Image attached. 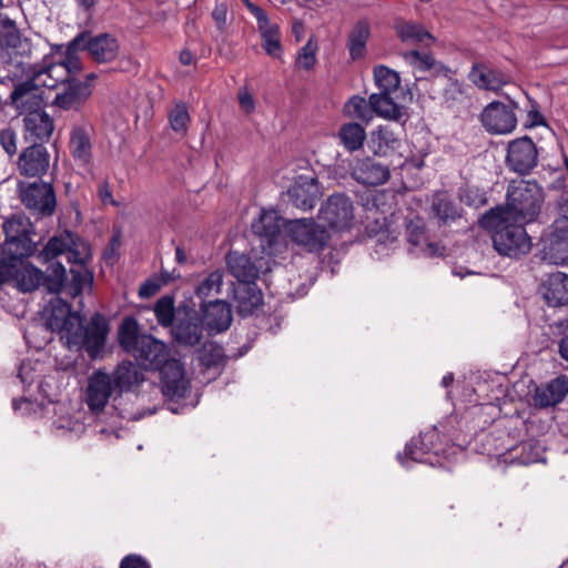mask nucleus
I'll use <instances>...</instances> for the list:
<instances>
[{
	"label": "nucleus",
	"instance_id": "1",
	"mask_svg": "<svg viewBox=\"0 0 568 568\" xmlns=\"http://www.w3.org/2000/svg\"><path fill=\"white\" fill-rule=\"evenodd\" d=\"M480 225L493 232L494 247L501 255L519 257L531 250V239L524 223L489 210L480 219Z\"/></svg>",
	"mask_w": 568,
	"mask_h": 568
},
{
	"label": "nucleus",
	"instance_id": "2",
	"mask_svg": "<svg viewBox=\"0 0 568 568\" xmlns=\"http://www.w3.org/2000/svg\"><path fill=\"white\" fill-rule=\"evenodd\" d=\"M12 267V282L22 293H31L44 287L48 293L59 294L65 278V268L60 262L51 263L47 274L29 262L23 261L27 255H10Z\"/></svg>",
	"mask_w": 568,
	"mask_h": 568
},
{
	"label": "nucleus",
	"instance_id": "3",
	"mask_svg": "<svg viewBox=\"0 0 568 568\" xmlns=\"http://www.w3.org/2000/svg\"><path fill=\"white\" fill-rule=\"evenodd\" d=\"M544 201V191L537 182L520 181L509 185L505 206L490 210L513 219L514 222L528 224L537 220Z\"/></svg>",
	"mask_w": 568,
	"mask_h": 568
},
{
	"label": "nucleus",
	"instance_id": "4",
	"mask_svg": "<svg viewBox=\"0 0 568 568\" xmlns=\"http://www.w3.org/2000/svg\"><path fill=\"white\" fill-rule=\"evenodd\" d=\"M85 38L87 32L79 33L68 43L63 54H47L40 63L34 64V77H45L43 87L55 88L60 81L72 80L71 75L82 70L78 52L83 50Z\"/></svg>",
	"mask_w": 568,
	"mask_h": 568
},
{
	"label": "nucleus",
	"instance_id": "5",
	"mask_svg": "<svg viewBox=\"0 0 568 568\" xmlns=\"http://www.w3.org/2000/svg\"><path fill=\"white\" fill-rule=\"evenodd\" d=\"M109 333L108 318L97 312L85 325H83L82 318L80 320L79 326L72 331L65 345L70 349H84L90 358L95 359L102 357Z\"/></svg>",
	"mask_w": 568,
	"mask_h": 568
},
{
	"label": "nucleus",
	"instance_id": "6",
	"mask_svg": "<svg viewBox=\"0 0 568 568\" xmlns=\"http://www.w3.org/2000/svg\"><path fill=\"white\" fill-rule=\"evenodd\" d=\"M49 315L45 324L32 325L26 333L24 339L28 344L31 343V336L40 333L52 334L58 332L61 339L67 344L68 337L72 331L80 324L81 316L78 312H73L69 303L61 297L55 296L50 301Z\"/></svg>",
	"mask_w": 568,
	"mask_h": 568
},
{
	"label": "nucleus",
	"instance_id": "7",
	"mask_svg": "<svg viewBox=\"0 0 568 568\" xmlns=\"http://www.w3.org/2000/svg\"><path fill=\"white\" fill-rule=\"evenodd\" d=\"M446 449L439 439V433L434 426L419 434L417 438H412L406 444L404 453H397L398 463L408 468V460L424 463L430 466L442 465L440 455H445Z\"/></svg>",
	"mask_w": 568,
	"mask_h": 568
},
{
	"label": "nucleus",
	"instance_id": "8",
	"mask_svg": "<svg viewBox=\"0 0 568 568\" xmlns=\"http://www.w3.org/2000/svg\"><path fill=\"white\" fill-rule=\"evenodd\" d=\"M318 219L333 231L349 230L354 221V205L344 193L332 194L321 206Z\"/></svg>",
	"mask_w": 568,
	"mask_h": 568
},
{
	"label": "nucleus",
	"instance_id": "9",
	"mask_svg": "<svg viewBox=\"0 0 568 568\" xmlns=\"http://www.w3.org/2000/svg\"><path fill=\"white\" fill-rule=\"evenodd\" d=\"M272 255L252 257L250 255L231 251L226 255V265L230 273L243 284L255 283L260 274L272 270Z\"/></svg>",
	"mask_w": 568,
	"mask_h": 568
},
{
	"label": "nucleus",
	"instance_id": "10",
	"mask_svg": "<svg viewBox=\"0 0 568 568\" xmlns=\"http://www.w3.org/2000/svg\"><path fill=\"white\" fill-rule=\"evenodd\" d=\"M286 230L293 242L305 247L308 252H317L324 248L328 241V233L324 226L313 219H300L290 221Z\"/></svg>",
	"mask_w": 568,
	"mask_h": 568
},
{
	"label": "nucleus",
	"instance_id": "11",
	"mask_svg": "<svg viewBox=\"0 0 568 568\" xmlns=\"http://www.w3.org/2000/svg\"><path fill=\"white\" fill-rule=\"evenodd\" d=\"M29 226V221L20 215H14L3 222L6 242L2 245V252L4 255H31L33 253Z\"/></svg>",
	"mask_w": 568,
	"mask_h": 568
},
{
	"label": "nucleus",
	"instance_id": "12",
	"mask_svg": "<svg viewBox=\"0 0 568 568\" xmlns=\"http://www.w3.org/2000/svg\"><path fill=\"white\" fill-rule=\"evenodd\" d=\"M45 77L36 78L34 67L32 68V78L14 84L9 97V104L20 114H29L42 109L43 97L40 85Z\"/></svg>",
	"mask_w": 568,
	"mask_h": 568
},
{
	"label": "nucleus",
	"instance_id": "13",
	"mask_svg": "<svg viewBox=\"0 0 568 568\" xmlns=\"http://www.w3.org/2000/svg\"><path fill=\"white\" fill-rule=\"evenodd\" d=\"M113 395L120 396L111 375L103 369L94 371L89 376L85 388V404L89 410L95 415L101 414Z\"/></svg>",
	"mask_w": 568,
	"mask_h": 568
},
{
	"label": "nucleus",
	"instance_id": "14",
	"mask_svg": "<svg viewBox=\"0 0 568 568\" xmlns=\"http://www.w3.org/2000/svg\"><path fill=\"white\" fill-rule=\"evenodd\" d=\"M540 253L541 258L549 264L568 263V223L561 217L551 224L549 233L542 239Z\"/></svg>",
	"mask_w": 568,
	"mask_h": 568
},
{
	"label": "nucleus",
	"instance_id": "15",
	"mask_svg": "<svg viewBox=\"0 0 568 568\" xmlns=\"http://www.w3.org/2000/svg\"><path fill=\"white\" fill-rule=\"evenodd\" d=\"M159 372L162 394L169 400H179L190 390L191 382L179 359H170Z\"/></svg>",
	"mask_w": 568,
	"mask_h": 568
},
{
	"label": "nucleus",
	"instance_id": "16",
	"mask_svg": "<svg viewBox=\"0 0 568 568\" xmlns=\"http://www.w3.org/2000/svg\"><path fill=\"white\" fill-rule=\"evenodd\" d=\"M480 122L491 134H508L517 126L515 106L499 101L487 104L480 113Z\"/></svg>",
	"mask_w": 568,
	"mask_h": 568
},
{
	"label": "nucleus",
	"instance_id": "17",
	"mask_svg": "<svg viewBox=\"0 0 568 568\" xmlns=\"http://www.w3.org/2000/svg\"><path fill=\"white\" fill-rule=\"evenodd\" d=\"M204 322L200 314L192 308L184 311L183 315L179 312V316L171 328L173 341L180 346H195L204 337Z\"/></svg>",
	"mask_w": 568,
	"mask_h": 568
},
{
	"label": "nucleus",
	"instance_id": "18",
	"mask_svg": "<svg viewBox=\"0 0 568 568\" xmlns=\"http://www.w3.org/2000/svg\"><path fill=\"white\" fill-rule=\"evenodd\" d=\"M283 219L275 210H263L253 223L252 230L261 240L263 253L273 255L276 253L275 246L282 239Z\"/></svg>",
	"mask_w": 568,
	"mask_h": 568
},
{
	"label": "nucleus",
	"instance_id": "19",
	"mask_svg": "<svg viewBox=\"0 0 568 568\" xmlns=\"http://www.w3.org/2000/svg\"><path fill=\"white\" fill-rule=\"evenodd\" d=\"M506 161L514 172L528 174L538 163V152L532 140L524 136L511 141L508 144Z\"/></svg>",
	"mask_w": 568,
	"mask_h": 568
},
{
	"label": "nucleus",
	"instance_id": "20",
	"mask_svg": "<svg viewBox=\"0 0 568 568\" xmlns=\"http://www.w3.org/2000/svg\"><path fill=\"white\" fill-rule=\"evenodd\" d=\"M22 203L33 212L48 216L54 212L55 194L52 185L44 182H33L20 192Z\"/></svg>",
	"mask_w": 568,
	"mask_h": 568
},
{
	"label": "nucleus",
	"instance_id": "21",
	"mask_svg": "<svg viewBox=\"0 0 568 568\" xmlns=\"http://www.w3.org/2000/svg\"><path fill=\"white\" fill-rule=\"evenodd\" d=\"M64 84L52 100V105L63 111L80 110L93 93V87L81 80L72 79L60 81Z\"/></svg>",
	"mask_w": 568,
	"mask_h": 568
},
{
	"label": "nucleus",
	"instance_id": "22",
	"mask_svg": "<svg viewBox=\"0 0 568 568\" xmlns=\"http://www.w3.org/2000/svg\"><path fill=\"white\" fill-rule=\"evenodd\" d=\"M139 365L145 369L159 371L169 362L166 345L151 335L143 334L140 346L132 353Z\"/></svg>",
	"mask_w": 568,
	"mask_h": 568
},
{
	"label": "nucleus",
	"instance_id": "23",
	"mask_svg": "<svg viewBox=\"0 0 568 568\" xmlns=\"http://www.w3.org/2000/svg\"><path fill=\"white\" fill-rule=\"evenodd\" d=\"M200 310L203 313V322L210 335L226 331L232 323V310L227 302L214 300L202 302Z\"/></svg>",
	"mask_w": 568,
	"mask_h": 568
},
{
	"label": "nucleus",
	"instance_id": "24",
	"mask_svg": "<svg viewBox=\"0 0 568 568\" xmlns=\"http://www.w3.org/2000/svg\"><path fill=\"white\" fill-rule=\"evenodd\" d=\"M83 50H87L94 61L105 63L116 59L120 43L116 37L110 33L97 36L87 33V38L83 40Z\"/></svg>",
	"mask_w": 568,
	"mask_h": 568
},
{
	"label": "nucleus",
	"instance_id": "25",
	"mask_svg": "<svg viewBox=\"0 0 568 568\" xmlns=\"http://www.w3.org/2000/svg\"><path fill=\"white\" fill-rule=\"evenodd\" d=\"M50 164V155L41 143H34L24 149L19 156V171L26 176H40L44 174Z\"/></svg>",
	"mask_w": 568,
	"mask_h": 568
},
{
	"label": "nucleus",
	"instance_id": "26",
	"mask_svg": "<svg viewBox=\"0 0 568 568\" xmlns=\"http://www.w3.org/2000/svg\"><path fill=\"white\" fill-rule=\"evenodd\" d=\"M368 148L377 156L402 154L403 141L390 125H378L369 134Z\"/></svg>",
	"mask_w": 568,
	"mask_h": 568
},
{
	"label": "nucleus",
	"instance_id": "27",
	"mask_svg": "<svg viewBox=\"0 0 568 568\" xmlns=\"http://www.w3.org/2000/svg\"><path fill=\"white\" fill-rule=\"evenodd\" d=\"M351 174L354 180L365 185H381L386 183L390 178L388 166L371 158L357 160Z\"/></svg>",
	"mask_w": 568,
	"mask_h": 568
},
{
	"label": "nucleus",
	"instance_id": "28",
	"mask_svg": "<svg viewBox=\"0 0 568 568\" xmlns=\"http://www.w3.org/2000/svg\"><path fill=\"white\" fill-rule=\"evenodd\" d=\"M23 123L26 139L33 144L47 142L54 129L53 119L42 109L29 112L24 116Z\"/></svg>",
	"mask_w": 568,
	"mask_h": 568
},
{
	"label": "nucleus",
	"instance_id": "29",
	"mask_svg": "<svg viewBox=\"0 0 568 568\" xmlns=\"http://www.w3.org/2000/svg\"><path fill=\"white\" fill-rule=\"evenodd\" d=\"M468 78L477 88L488 91H498L510 81L508 74L484 63H474Z\"/></svg>",
	"mask_w": 568,
	"mask_h": 568
},
{
	"label": "nucleus",
	"instance_id": "30",
	"mask_svg": "<svg viewBox=\"0 0 568 568\" xmlns=\"http://www.w3.org/2000/svg\"><path fill=\"white\" fill-rule=\"evenodd\" d=\"M567 395L568 377L566 375H560L537 387L534 402L537 407L547 408L561 403Z\"/></svg>",
	"mask_w": 568,
	"mask_h": 568
},
{
	"label": "nucleus",
	"instance_id": "31",
	"mask_svg": "<svg viewBox=\"0 0 568 568\" xmlns=\"http://www.w3.org/2000/svg\"><path fill=\"white\" fill-rule=\"evenodd\" d=\"M290 202L303 210H312L317 200V185L313 178L300 176L298 180L287 190Z\"/></svg>",
	"mask_w": 568,
	"mask_h": 568
},
{
	"label": "nucleus",
	"instance_id": "32",
	"mask_svg": "<svg viewBox=\"0 0 568 568\" xmlns=\"http://www.w3.org/2000/svg\"><path fill=\"white\" fill-rule=\"evenodd\" d=\"M92 128L90 125H75L70 132V151L79 165L87 166L91 162Z\"/></svg>",
	"mask_w": 568,
	"mask_h": 568
},
{
	"label": "nucleus",
	"instance_id": "33",
	"mask_svg": "<svg viewBox=\"0 0 568 568\" xmlns=\"http://www.w3.org/2000/svg\"><path fill=\"white\" fill-rule=\"evenodd\" d=\"M111 375L112 383L119 395L124 392H131L144 381L143 373L131 361H123L113 369Z\"/></svg>",
	"mask_w": 568,
	"mask_h": 568
},
{
	"label": "nucleus",
	"instance_id": "34",
	"mask_svg": "<svg viewBox=\"0 0 568 568\" xmlns=\"http://www.w3.org/2000/svg\"><path fill=\"white\" fill-rule=\"evenodd\" d=\"M406 235L408 243L413 247V253H420L426 256L437 255L438 247L435 243L428 241L425 232V223L420 217L409 220L406 224Z\"/></svg>",
	"mask_w": 568,
	"mask_h": 568
},
{
	"label": "nucleus",
	"instance_id": "35",
	"mask_svg": "<svg viewBox=\"0 0 568 568\" xmlns=\"http://www.w3.org/2000/svg\"><path fill=\"white\" fill-rule=\"evenodd\" d=\"M369 105L378 116L393 120L406 121L407 113L403 105L397 104L392 93H373L369 95Z\"/></svg>",
	"mask_w": 568,
	"mask_h": 568
},
{
	"label": "nucleus",
	"instance_id": "36",
	"mask_svg": "<svg viewBox=\"0 0 568 568\" xmlns=\"http://www.w3.org/2000/svg\"><path fill=\"white\" fill-rule=\"evenodd\" d=\"M542 295L549 306L568 305V275L561 272L551 274L544 284Z\"/></svg>",
	"mask_w": 568,
	"mask_h": 568
},
{
	"label": "nucleus",
	"instance_id": "37",
	"mask_svg": "<svg viewBox=\"0 0 568 568\" xmlns=\"http://www.w3.org/2000/svg\"><path fill=\"white\" fill-rule=\"evenodd\" d=\"M236 310L241 316L252 315L262 304L263 296L254 283L242 284L235 288Z\"/></svg>",
	"mask_w": 568,
	"mask_h": 568
},
{
	"label": "nucleus",
	"instance_id": "38",
	"mask_svg": "<svg viewBox=\"0 0 568 568\" xmlns=\"http://www.w3.org/2000/svg\"><path fill=\"white\" fill-rule=\"evenodd\" d=\"M196 358L202 372L214 369V374H219L225 363L222 346L214 342L203 343L196 352Z\"/></svg>",
	"mask_w": 568,
	"mask_h": 568
},
{
	"label": "nucleus",
	"instance_id": "39",
	"mask_svg": "<svg viewBox=\"0 0 568 568\" xmlns=\"http://www.w3.org/2000/svg\"><path fill=\"white\" fill-rule=\"evenodd\" d=\"M403 58L413 68L417 81L425 79L426 72H438L443 68L428 52L409 50L403 53Z\"/></svg>",
	"mask_w": 568,
	"mask_h": 568
},
{
	"label": "nucleus",
	"instance_id": "40",
	"mask_svg": "<svg viewBox=\"0 0 568 568\" xmlns=\"http://www.w3.org/2000/svg\"><path fill=\"white\" fill-rule=\"evenodd\" d=\"M339 143L348 152H356L364 146L366 140L365 128L357 122H347L341 125L337 132Z\"/></svg>",
	"mask_w": 568,
	"mask_h": 568
},
{
	"label": "nucleus",
	"instance_id": "41",
	"mask_svg": "<svg viewBox=\"0 0 568 568\" xmlns=\"http://www.w3.org/2000/svg\"><path fill=\"white\" fill-rule=\"evenodd\" d=\"M369 34V26L365 21H358L351 30L347 39V49L353 61L365 57Z\"/></svg>",
	"mask_w": 568,
	"mask_h": 568
},
{
	"label": "nucleus",
	"instance_id": "42",
	"mask_svg": "<svg viewBox=\"0 0 568 568\" xmlns=\"http://www.w3.org/2000/svg\"><path fill=\"white\" fill-rule=\"evenodd\" d=\"M138 321L128 316L124 317L118 331V341L123 351L131 354L140 346L142 335L139 334Z\"/></svg>",
	"mask_w": 568,
	"mask_h": 568
},
{
	"label": "nucleus",
	"instance_id": "43",
	"mask_svg": "<svg viewBox=\"0 0 568 568\" xmlns=\"http://www.w3.org/2000/svg\"><path fill=\"white\" fill-rule=\"evenodd\" d=\"M21 44V33L16 22L4 14H0V51L11 55Z\"/></svg>",
	"mask_w": 568,
	"mask_h": 568
},
{
	"label": "nucleus",
	"instance_id": "44",
	"mask_svg": "<svg viewBox=\"0 0 568 568\" xmlns=\"http://www.w3.org/2000/svg\"><path fill=\"white\" fill-rule=\"evenodd\" d=\"M74 245V234L64 231L63 233L51 237L44 247L40 251L38 257L42 262H50L58 255L65 253L68 247Z\"/></svg>",
	"mask_w": 568,
	"mask_h": 568
},
{
	"label": "nucleus",
	"instance_id": "45",
	"mask_svg": "<svg viewBox=\"0 0 568 568\" xmlns=\"http://www.w3.org/2000/svg\"><path fill=\"white\" fill-rule=\"evenodd\" d=\"M51 407L52 410L57 413V407H60V405L54 404L50 399L44 404L43 402H38L37 399L33 400L28 397H22L20 400H12L13 410L22 416L37 415L39 417H44L45 414L51 410Z\"/></svg>",
	"mask_w": 568,
	"mask_h": 568
},
{
	"label": "nucleus",
	"instance_id": "46",
	"mask_svg": "<svg viewBox=\"0 0 568 568\" xmlns=\"http://www.w3.org/2000/svg\"><path fill=\"white\" fill-rule=\"evenodd\" d=\"M71 281L63 282V290L69 296L77 297L82 294L85 286H91L93 283V274L87 267L71 268ZM67 281V277L64 278Z\"/></svg>",
	"mask_w": 568,
	"mask_h": 568
},
{
	"label": "nucleus",
	"instance_id": "47",
	"mask_svg": "<svg viewBox=\"0 0 568 568\" xmlns=\"http://www.w3.org/2000/svg\"><path fill=\"white\" fill-rule=\"evenodd\" d=\"M223 276L224 273L221 270L209 273L195 287V295L201 298L202 302H206V298L219 295L223 285Z\"/></svg>",
	"mask_w": 568,
	"mask_h": 568
},
{
	"label": "nucleus",
	"instance_id": "48",
	"mask_svg": "<svg viewBox=\"0 0 568 568\" xmlns=\"http://www.w3.org/2000/svg\"><path fill=\"white\" fill-rule=\"evenodd\" d=\"M432 210L442 223L456 221L462 216L458 207L448 199L445 193L434 195Z\"/></svg>",
	"mask_w": 568,
	"mask_h": 568
},
{
	"label": "nucleus",
	"instance_id": "49",
	"mask_svg": "<svg viewBox=\"0 0 568 568\" xmlns=\"http://www.w3.org/2000/svg\"><path fill=\"white\" fill-rule=\"evenodd\" d=\"M513 452L515 453L513 460L519 465H530L542 460L541 446L538 442L532 439L521 442Z\"/></svg>",
	"mask_w": 568,
	"mask_h": 568
},
{
	"label": "nucleus",
	"instance_id": "50",
	"mask_svg": "<svg viewBox=\"0 0 568 568\" xmlns=\"http://www.w3.org/2000/svg\"><path fill=\"white\" fill-rule=\"evenodd\" d=\"M374 79L379 89V93H393L397 91L400 82L398 73L385 65L374 68Z\"/></svg>",
	"mask_w": 568,
	"mask_h": 568
},
{
	"label": "nucleus",
	"instance_id": "51",
	"mask_svg": "<svg viewBox=\"0 0 568 568\" xmlns=\"http://www.w3.org/2000/svg\"><path fill=\"white\" fill-rule=\"evenodd\" d=\"M396 30L403 42L428 44L433 41V37L418 24L404 22L397 24Z\"/></svg>",
	"mask_w": 568,
	"mask_h": 568
},
{
	"label": "nucleus",
	"instance_id": "52",
	"mask_svg": "<svg viewBox=\"0 0 568 568\" xmlns=\"http://www.w3.org/2000/svg\"><path fill=\"white\" fill-rule=\"evenodd\" d=\"M154 314L158 323L162 327H171L174 325V297L164 295L160 297L154 305Z\"/></svg>",
	"mask_w": 568,
	"mask_h": 568
},
{
	"label": "nucleus",
	"instance_id": "53",
	"mask_svg": "<svg viewBox=\"0 0 568 568\" xmlns=\"http://www.w3.org/2000/svg\"><path fill=\"white\" fill-rule=\"evenodd\" d=\"M344 112L348 116L364 122H369L373 118V109L369 105V100L366 101L364 98L358 95L352 97L345 103Z\"/></svg>",
	"mask_w": 568,
	"mask_h": 568
},
{
	"label": "nucleus",
	"instance_id": "54",
	"mask_svg": "<svg viewBox=\"0 0 568 568\" xmlns=\"http://www.w3.org/2000/svg\"><path fill=\"white\" fill-rule=\"evenodd\" d=\"M169 122L171 129L175 133L181 135L186 134L189 124L191 122V116L185 103L179 102L173 106V109L169 112Z\"/></svg>",
	"mask_w": 568,
	"mask_h": 568
},
{
	"label": "nucleus",
	"instance_id": "55",
	"mask_svg": "<svg viewBox=\"0 0 568 568\" xmlns=\"http://www.w3.org/2000/svg\"><path fill=\"white\" fill-rule=\"evenodd\" d=\"M317 44L310 39L297 52L296 64L303 70H312L316 64Z\"/></svg>",
	"mask_w": 568,
	"mask_h": 568
},
{
	"label": "nucleus",
	"instance_id": "56",
	"mask_svg": "<svg viewBox=\"0 0 568 568\" xmlns=\"http://www.w3.org/2000/svg\"><path fill=\"white\" fill-rule=\"evenodd\" d=\"M67 260L71 264H77L79 267H85L87 260L90 256L89 246L79 237L74 236V245L68 247Z\"/></svg>",
	"mask_w": 568,
	"mask_h": 568
},
{
	"label": "nucleus",
	"instance_id": "57",
	"mask_svg": "<svg viewBox=\"0 0 568 568\" xmlns=\"http://www.w3.org/2000/svg\"><path fill=\"white\" fill-rule=\"evenodd\" d=\"M459 199L468 206L480 207L486 205V192L476 186H466L460 189Z\"/></svg>",
	"mask_w": 568,
	"mask_h": 568
},
{
	"label": "nucleus",
	"instance_id": "58",
	"mask_svg": "<svg viewBox=\"0 0 568 568\" xmlns=\"http://www.w3.org/2000/svg\"><path fill=\"white\" fill-rule=\"evenodd\" d=\"M261 38L265 52L274 59H280L283 54L280 30L275 32H266V34Z\"/></svg>",
	"mask_w": 568,
	"mask_h": 568
},
{
	"label": "nucleus",
	"instance_id": "59",
	"mask_svg": "<svg viewBox=\"0 0 568 568\" xmlns=\"http://www.w3.org/2000/svg\"><path fill=\"white\" fill-rule=\"evenodd\" d=\"M37 363L30 359L23 361L18 371V377L24 386H31L38 376L34 375Z\"/></svg>",
	"mask_w": 568,
	"mask_h": 568
},
{
	"label": "nucleus",
	"instance_id": "60",
	"mask_svg": "<svg viewBox=\"0 0 568 568\" xmlns=\"http://www.w3.org/2000/svg\"><path fill=\"white\" fill-rule=\"evenodd\" d=\"M0 145L10 156L17 152V134L11 129H3L0 132Z\"/></svg>",
	"mask_w": 568,
	"mask_h": 568
},
{
	"label": "nucleus",
	"instance_id": "61",
	"mask_svg": "<svg viewBox=\"0 0 568 568\" xmlns=\"http://www.w3.org/2000/svg\"><path fill=\"white\" fill-rule=\"evenodd\" d=\"M212 19L220 32H224L227 28V6L224 2L215 4L212 11Z\"/></svg>",
	"mask_w": 568,
	"mask_h": 568
},
{
	"label": "nucleus",
	"instance_id": "62",
	"mask_svg": "<svg viewBox=\"0 0 568 568\" xmlns=\"http://www.w3.org/2000/svg\"><path fill=\"white\" fill-rule=\"evenodd\" d=\"M239 103L240 108L246 114L252 113L255 110V101L247 88H241L239 90Z\"/></svg>",
	"mask_w": 568,
	"mask_h": 568
},
{
	"label": "nucleus",
	"instance_id": "63",
	"mask_svg": "<svg viewBox=\"0 0 568 568\" xmlns=\"http://www.w3.org/2000/svg\"><path fill=\"white\" fill-rule=\"evenodd\" d=\"M120 568H151L149 562L140 555H128L120 564Z\"/></svg>",
	"mask_w": 568,
	"mask_h": 568
},
{
	"label": "nucleus",
	"instance_id": "64",
	"mask_svg": "<svg viewBox=\"0 0 568 568\" xmlns=\"http://www.w3.org/2000/svg\"><path fill=\"white\" fill-rule=\"evenodd\" d=\"M12 267L14 265H11V256L0 260V288L4 283L12 282Z\"/></svg>",
	"mask_w": 568,
	"mask_h": 568
}]
</instances>
